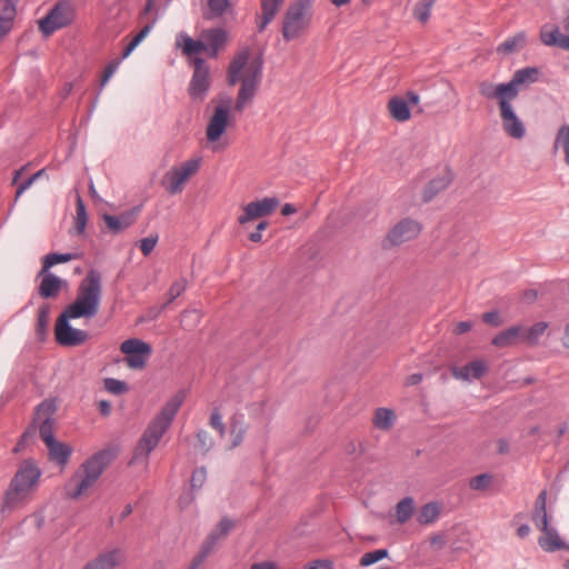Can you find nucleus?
Instances as JSON below:
<instances>
[{
  "label": "nucleus",
  "mask_w": 569,
  "mask_h": 569,
  "mask_svg": "<svg viewBox=\"0 0 569 569\" xmlns=\"http://www.w3.org/2000/svg\"><path fill=\"white\" fill-rule=\"evenodd\" d=\"M331 567H332V562H330L328 560L318 559V560L310 562L306 567V569H331Z\"/></svg>",
  "instance_id": "obj_59"
},
{
  "label": "nucleus",
  "mask_w": 569,
  "mask_h": 569,
  "mask_svg": "<svg viewBox=\"0 0 569 569\" xmlns=\"http://www.w3.org/2000/svg\"><path fill=\"white\" fill-rule=\"evenodd\" d=\"M111 450H101L87 459L64 485V495L77 500L86 495L113 460Z\"/></svg>",
  "instance_id": "obj_4"
},
{
  "label": "nucleus",
  "mask_w": 569,
  "mask_h": 569,
  "mask_svg": "<svg viewBox=\"0 0 569 569\" xmlns=\"http://www.w3.org/2000/svg\"><path fill=\"white\" fill-rule=\"evenodd\" d=\"M178 44L181 47L182 52L186 56L197 54V53H200V52L207 50V46L202 39L193 40L191 37H189L186 33H182L179 36Z\"/></svg>",
  "instance_id": "obj_31"
},
{
  "label": "nucleus",
  "mask_w": 569,
  "mask_h": 569,
  "mask_svg": "<svg viewBox=\"0 0 569 569\" xmlns=\"http://www.w3.org/2000/svg\"><path fill=\"white\" fill-rule=\"evenodd\" d=\"M553 148L561 149L565 154V163L569 166V124H563L558 129L555 138Z\"/></svg>",
  "instance_id": "obj_36"
},
{
  "label": "nucleus",
  "mask_w": 569,
  "mask_h": 569,
  "mask_svg": "<svg viewBox=\"0 0 569 569\" xmlns=\"http://www.w3.org/2000/svg\"><path fill=\"white\" fill-rule=\"evenodd\" d=\"M499 110L505 132L511 138L522 139L526 134V128L516 114L511 101H502Z\"/></svg>",
  "instance_id": "obj_16"
},
{
  "label": "nucleus",
  "mask_w": 569,
  "mask_h": 569,
  "mask_svg": "<svg viewBox=\"0 0 569 569\" xmlns=\"http://www.w3.org/2000/svg\"><path fill=\"white\" fill-rule=\"evenodd\" d=\"M263 59L261 56L250 61V50L244 48L231 60L227 70V82L234 86L240 82L234 110L241 112L249 106L260 87L262 80Z\"/></svg>",
  "instance_id": "obj_2"
},
{
  "label": "nucleus",
  "mask_w": 569,
  "mask_h": 569,
  "mask_svg": "<svg viewBox=\"0 0 569 569\" xmlns=\"http://www.w3.org/2000/svg\"><path fill=\"white\" fill-rule=\"evenodd\" d=\"M251 569H278L273 562H259L251 566Z\"/></svg>",
  "instance_id": "obj_64"
},
{
  "label": "nucleus",
  "mask_w": 569,
  "mask_h": 569,
  "mask_svg": "<svg viewBox=\"0 0 569 569\" xmlns=\"http://www.w3.org/2000/svg\"><path fill=\"white\" fill-rule=\"evenodd\" d=\"M44 173V169H41L33 173L31 177H29L27 180H24L20 186L17 188L16 197H20L27 189L31 187V184L40 178Z\"/></svg>",
  "instance_id": "obj_56"
},
{
  "label": "nucleus",
  "mask_w": 569,
  "mask_h": 569,
  "mask_svg": "<svg viewBox=\"0 0 569 569\" xmlns=\"http://www.w3.org/2000/svg\"><path fill=\"white\" fill-rule=\"evenodd\" d=\"M208 13H204L206 19L219 18L226 13L230 7V0H207Z\"/></svg>",
  "instance_id": "obj_41"
},
{
  "label": "nucleus",
  "mask_w": 569,
  "mask_h": 569,
  "mask_svg": "<svg viewBox=\"0 0 569 569\" xmlns=\"http://www.w3.org/2000/svg\"><path fill=\"white\" fill-rule=\"evenodd\" d=\"M388 111L390 117L398 122L408 121L411 117L408 101L399 96H395L389 100Z\"/></svg>",
  "instance_id": "obj_27"
},
{
  "label": "nucleus",
  "mask_w": 569,
  "mask_h": 569,
  "mask_svg": "<svg viewBox=\"0 0 569 569\" xmlns=\"http://www.w3.org/2000/svg\"><path fill=\"white\" fill-rule=\"evenodd\" d=\"M526 43V33L518 32L515 36L508 38L497 47V51L503 54H510L521 49Z\"/></svg>",
  "instance_id": "obj_32"
},
{
  "label": "nucleus",
  "mask_w": 569,
  "mask_h": 569,
  "mask_svg": "<svg viewBox=\"0 0 569 569\" xmlns=\"http://www.w3.org/2000/svg\"><path fill=\"white\" fill-rule=\"evenodd\" d=\"M99 411L102 416L107 417L111 412V403L107 400H100L98 403Z\"/></svg>",
  "instance_id": "obj_62"
},
{
  "label": "nucleus",
  "mask_w": 569,
  "mask_h": 569,
  "mask_svg": "<svg viewBox=\"0 0 569 569\" xmlns=\"http://www.w3.org/2000/svg\"><path fill=\"white\" fill-rule=\"evenodd\" d=\"M41 477V470L32 460H24L12 478L2 502V512H11L28 501Z\"/></svg>",
  "instance_id": "obj_5"
},
{
  "label": "nucleus",
  "mask_w": 569,
  "mask_h": 569,
  "mask_svg": "<svg viewBox=\"0 0 569 569\" xmlns=\"http://www.w3.org/2000/svg\"><path fill=\"white\" fill-rule=\"evenodd\" d=\"M532 521L540 530L547 529L549 526L547 510L535 509L532 512Z\"/></svg>",
  "instance_id": "obj_53"
},
{
  "label": "nucleus",
  "mask_w": 569,
  "mask_h": 569,
  "mask_svg": "<svg viewBox=\"0 0 569 569\" xmlns=\"http://www.w3.org/2000/svg\"><path fill=\"white\" fill-rule=\"evenodd\" d=\"M415 501L411 497L401 499L396 506L397 522L400 525L406 523L413 515Z\"/></svg>",
  "instance_id": "obj_33"
},
{
  "label": "nucleus",
  "mask_w": 569,
  "mask_h": 569,
  "mask_svg": "<svg viewBox=\"0 0 569 569\" xmlns=\"http://www.w3.org/2000/svg\"><path fill=\"white\" fill-rule=\"evenodd\" d=\"M478 89H479V93L481 97H483L488 100L497 99L499 109L501 108L502 101H505V102L512 101V97L509 91L510 89H509L507 82L495 84V83L490 82L489 80H482L478 83Z\"/></svg>",
  "instance_id": "obj_17"
},
{
  "label": "nucleus",
  "mask_w": 569,
  "mask_h": 569,
  "mask_svg": "<svg viewBox=\"0 0 569 569\" xmlns=\"http://www.w3.org/2000/svg\"><path fill=\"white\" fill-rule=\"evenodd\" d=\"M546 503H547V491L542 490L536 499L535 509L546 510Z\"/></svg>",
  "instance_id": "obj_61"
},
{
  "label": "nucleus",
  "mask_w": 569,
  "mask_h": 569,
  "mask_svg": "<svg viewBox=\"0 0 569 569\" xmlns=\"http://www.w3.org/2000/svg\"><path fill=\"white\" fill-rule=\"evenodd\" d=\"M50 320V306L44 303L39 307L37 315L36 332L40 340H43L48 332V326Z\"/></svg>",
  "instance_id": "obj_34"
},
{
  "label": "nucleus",
  "mask_w": 569,
  "mask_h": 569,
  "mask_svg": "<svg viewBox=\"0 0 569 569\" xmlns=\"http://www.w3.org/2000/svg\"><path fill=\"white\" fill-rule=\"evenodd\" d=\"M187 284L188 282L186 278H180L174 281L167 292L168 301L161 307V310L180 297L186 291Z\"/></svg>",
  "instance_id": "obj_44"
},
{
  "label": "nucleus",
  "mask_w": 569,
  "mask_h": 569,
  "mask_svg": "<svg viewBox=\"0 0 569 569\" xmlns=\"http://www.w3.org/2000/svg\"><path fill=\"white\" fill-rule=\"evenodd\" d=\"M547 328L548 323L545 321L536 322L529 329L525 328V333H522V341L529 346H536L539 341V338L545 333Z\"/></svg>",
  "instance_id": "obj_37"
},
{
  "label": "nucleus",
  "mask_w": 569,
  "mask_h": 569,
  "mask_svg": "<svg viewBox=\"0 0 569 569\" xmlns=\"http://www.w3.org/2000/svg\"><path fill=\"white\" fill-rule=\"evenodd\" d=\"M46 446L49 451L50 460L60 466L67 465L72 452V449L68 445L53 440L52 443H47Z\"/></svg>",
  "instance_id": "obj_30"
},
{
  "label": "nucleus",
  "mask_w": 569,
  "mask_h": 569,
  "mask_svg": "<svg viewBox=\"0 0 569 569\" xmlns=\"http://www.w3.org/2000/svg\"><path fill=\"white\" fill-rule=\"evenodd\" d=\"M211 86L210 69L204 59H193V73L188 87V93L192 100L202 101Z\"/></svg>",
  "instance_id": "obj_11"
},
{
  "label": "nucleus",
  "mask_w": 569,
  "mask_h": 569,
  "mask_svg": "<svg viewBox=\"0 0 569 569\" xmlns=\"http://www.w3.org/2000/svg\"><path fill=\"white\" fill-rule=\"evenodd\" d=\"M539 69L536 67H526L517 70L511 80L507 82L512 100L519 94V87L522 84H530L538 80Z\"/></svg>",
  "instance_id": "obj_21"
},
{
  "label": "nucleus",
  "mask_w": 569,
  "mask_h": 569,
  "mask_svg": "<svg viewBox=\"0 0 569 569\" xmlns=\"http://www.w3.org/2000/svg\"><path fill=\"white\" fill-rule=\"evenodd\" d=\"M278 206L279 200L274 197H266L251 201L243 208L242 214L238 217V222L240 226H246L250 221L268 217L278 208Z\"/></svg>",
  "instance_id": "obj_14"
},
{
  "label": "nucleus",
  "mask_w": 569,
  "mask_h": 569,
  "mask_svg": "<svg viewBox=\"0 0 569 569\" xmlns=\"http://www.w3.org/2000/svg\"><path fill=\"white\" fill-rule=\"evenodd\" d=\"M312 2L313 0H297L289 6L282 24L284 40H295L308 29L312 17Z\"/></svg>",
  "instance_id": "obj_6"
},
{
  "label": "nucleus",
  "mask_w": 569,
  "mask_h": 569,
  "mask_svg": "<svg viewBox=\"0 0 569 569\" xmlns=\"http://www.w3.org/2000/svg\"><path fill=\"white\" fill-rule=\"evenodd\" d=\"M488 371V365L485 360H473L462 367H453L451 373L456 379L469 381L480 379Z\"/></svg>",
  "instance_id": "obj_20"
},
{
  "label": "nucleus",
  "mask_w": 569,
  "mask_h": 569,
  "mask_svg": "<svg viewBox=\"0 0 569 569\" xmlns=\"http://www.w3.org/2000/svg\"><path fill=\"white\" fill-rule=\"evenodd\" d=\"M541 531L543 532V535L539 537L538 542L541 549H543L545 551L553 552L557 550H562L567 547L566 543L560 538V536L558 535V532L556 531V529L550 528L548 526L547 529H542Z\"/></svg>",
  "instance_id": "obj_28"
},
{
  "label": "nucleus",
  "mask_w": 569,
  "mask_h": 569,
  "mask_svg": "<svg viewBox=\"0 0 569 569\" xmlns=\"http://www.w3.org/2000/svg\"><path fill=\"white\" fill-rule=\"evenodd\" d=\"M283 0H261V18L258 23V31L262 32L267 26L273 20Z\"/></svg>",
  "instance_id": "obj_29"
},
{
  "label": "nucleus",
  "mask_w": 569,
  "mask_h": 569,
  "mask_svg": "<svg viewBox=\"0 0 569 569\" xmlns=\"http://www.w3.org/2000/svg\"><path fill=\"white\" fill-rule=\"evenodd\" d=\"M210 426L216 429L220 437H224L226 435V426L222 422V416L220 413V410L218 408H214L210 416Z\"/></svg>",
  "instance_id": "obj_51"
},
{
  "label": "nucleus",
  "mask_w": 569,
  "mask_h": 569,
  "mask_svg": "<svg viewBox=\"0 0 569 569\" xmlns=\"http://www.w3.org/2000/svg\"><path fill=\"white\" fill-rule=\"evenodd\" d=\"M39 277L42 278L38 288L39 295L44 299L57 297L62 288L63 281L56 274L49 272V270L43 273L40 271Z\"/></svg>",
  "instance_id": "obj_22"
},
{
  "label": "nucleus",
  "mask_w": 569,
  "mask_h": 569,
  "mask_svg": "<svg viewBox=\"0 0 569 569\" xmlns=\"http://www.w3.org/2000/svg\"><path fill=\"white\" fill-rule=\"evenodd\" d=\"M231 102L232 99L226 97L220 99L219 103L214 107L206 129V137L210 143L217 142L230 124Z\"/></svg>",
  "instance_id": "obj_9"
},
{
  "label": "nucleus",
  "mask_w": 569,
  "mask_h": 569,
  "mask_svg": "<svg viewBox=\"0 0 569 569\" xmlns=\"http://www.w3.org/2000/svg\"><path fill=\"white\" fill-rule=\"evenodd\" d=\"M388 557V550L387 549H376L373 551H370V552H366L361 558H360V566L362 567H368V566H371L385 558Z\"/></svg>",
  "instance_id": "obj_47"
},
{
  "label": "nucleus",
  "mask_w": 569,
  "mask_h": 569,
  "mask_svg": "<svg viewBox=\"0 0 569 569\" xmlns=\"http://www.w3.org/2000/svg\"><path fill=\"white\" fill-rule=\"evenodd\" d=\"M200 166L201 158H192L182 162L180 166L172 167L163 177L166 190L170 194L182 192L184 184L199 171Z\"/></svg>",
  "instance_id": "obj_7"
},
{
  "label": "nucleus",
  "mask_w": 569,
  "mask_h": 569,
  "mask_svg": "<svg viewBox=\"0 0 569 569\" xmlns=\"http://www.w3.org/2000/svg\"><path fill=\"white\" fill-rule=\"evenodd\" d=\"M525 327L512 326L493 337L491 343L497 348H507L515 346L518 341H522Z\"/></svg>",
  "instance_id": "obj_25"
},
{
  "label": "nucleus",
  "mask_w": 569,
  "mask_h": 569,
  "mask_svg": "<svg viewBox=\"0 0 569 569\" xmlns=\"http://www.w3.org/2000/svg\"><path fill=\"white\" fill-rule=\"evenodd\" d=\"M76 212V228L79 233H82L87 224V210L80 196L77 199Z\"/></svg>",
  "instance_id": "obj_48"
},
{
  "label": "nucleus",
  "mask_w": 569,
  "mask_h": 569,
  "mask_svg": "<svg viewBox=\"0 0 569 569\" xmlns=\"http://www.w3.org/2000/svg\"><path fill=\"white\" fill-rule=\"evenodd\" d=\"M74 18L72 6L68 1H59L39 20V29L44 37L51 36L59 29L69 26Z\"/></svg>",
  "instance_id": "obj_8"
},
{
  "label": "nucleus",
  "mask_w": 569,
  "mask_h": 569,
  "mask_svg": "<svg viewBox=\"0 0 569 569\" xmlns=\"http://www.w3.org/2000/svg\"><path fill=\"white\" fill-rule=\"evenodd\" d=\"M153 23H149V24H146L133 38H132V42L136 43L137 46L149 34V32L151 31L152 27H153Z\"/></svg>",
  "instance_id": "obj_58"
},
{
  "label": "nucleus",
  "mask_w": 569,
  "mask_h": 569,
  "mask_svg": "<svg viewBox=\"0 0 569 569\" xmlns=\"http://www.w3.org/2000/svg\"><path fill=\"white\" fill-rule=\"evenodd\" d=\"M102 297L101 274L91 269L81 280L77 297L59 316L54 327L56 340L63 347H78L89 339L86 330L71 327L72 319H92L99 312Z\"/></svg>",
  "instance_id": "obj_1"
},
{
  "label": "nucleus",
  "mask_w": 569,
  "mask_h": 569,
  "mask_svg": "<svg viewBox=\"0 0 569 569\" xmlns=\"http://www.w3.org/2000/svg\"><path fill=\"white\" fill-rule=\"evenodd\" d=\"M120 350L126 355L127 366L131 369H143L152 352L149 343L137 338L124 340Z\"/></svg>",
  "instance_id": "obj_12"
},
{
  "label": "nucleus",
  "mask_w": 569,
  "mask_h": 569,
  "mask_svg": "<svg viewBox=\"0 0 569 569\" xmlns=\"http://www.w3.org/2000/svg\"><path fill=\"white\" fill-rule=\"evenodd\" d=\"M395 413L387 408H378L373 416V425L380 430H389L395 422Z\"/></svg>",
  "instance_id": "obj_35"
},
{
  "label": "nucleus",
  "mask_w": 569,
  "mask_h": 569,
  "mask_svg": "<svg viewBox=\"0 0 569 569\" xmlns=\"http://www.w3.org/2000/svg\"><path fill=\"white\" fill-rule=\"evenodd\" d=\"M104 389L113 395H122L128 391V386L126 382L114 379V378H106L104 379Z\"/></svg>",
  "instance_id": "obj_49"
},
{
  "label": "nucleus",
  "mask_w": 569,
  "mask_h": 569,
  "mask_svg": "<svg viewBox=\"0 0 569 569\" xmlns=\"http://www.w3.org/2000/svg\"><path fill=\"white\" fill-rule=\"evenodd\" d=\"M472 328V322L470 321H460L456 325L455 329H453V332L456 335H462V333H466L468 332L469 330H471Z\"/></svg>",
  "instance_id": "obj_60"
},
{
  "label": "nucleus",
  "mask_w": 569,
  "mask_h": 569,
  "mask_svg": "<svg viewBox=\"0 0 569 569\" xmlns=\"http://www.w3.org/2000/svg\"><path fill=\"white\" fill-rule=\"evenodd\" d=\"M201 39L207 46L209 57L216 58L219 51L226 46L228 33L222 28L204 29L201 32Z\"/></svg>",
  "instance_id": "obj_18"
},
{
  "label": "nucleus",
  "mask_w": 569,
  "mask_h": 569,
  "mask_svg": "<svg viewBox=\"0 0 569 569\" xmlns=\"http://www.w3.org/2000/svg\"><path fill=\"white\" fill-rule=\"evenodd\" d=\"M56 412V405L53 401L44 400L37 408L34 412V421L39 422V433L44 443H52L53 436V415Z\"/></svg>",
  "instance_id": "obj_15"
},
{
  "label": "nucleus",
  "mask_w": 569,
  "mask_h": 569,
  "mask_svg": "<svg viewBox=\"0 0 569 569\" xmlns=\"http://www.w3.org/2000/svg\"><path fill=\"white\" fill-rule=\"evenodd\" d=\"M76 257L73 253H49L43 258L41 273L47 272L57 263L68 262Z\"/></svg>",
  "instance_id": "obj_42"
},
{
  "label": "nucleus",
  "mask_w": 569,
  "mask_h": 569,
  "mask_svg": "<svg viewBox=\"0 0 569 569\" xmlns=\"http://www.w3.org/2000/svg\"><path fill=\"white\" fill-rule=\"evenodd\" d=\"M201 320V313L196 310H184L180 316V323L186 330H193Z\"/></svg>",
  "instance_id": "obj_43"
},
{
  "label": "nucleus",
  "mask_w": 569,
  "mask_h": 569,
  "mask_svg": "<svg viewBox=\"0 0 569 569\" xmlns=\"http://www.w3.org/2000/svg\"><path fill=\"white\" fill-rule=\"evenodd\" d=\"M421 230L422 226L419 221L411 218H405L389 230L383 241V248L389 249L410 241L417 238Z\"/></svg>",
  "instance_id": "obj_10"
},
{
  "label": "nucleus",
  "mask_w": 569,
  "mask_h": 569,
  "mask_svg": "<svg viewBox=\"0 0 569 569\" xmlns=\"http://www.w3.org/2000/svg\"><path fill=\"white\" fill-rule=\"evenodd\" d=\"M206 478H207L206 468L201 467V468L196 469L193 471L191 480H190L191 488L200 489L203 486Z\"/></svg>",
  "instance_id": "obj_54"
},
{
  "label": "nucleus",
  "mask_w": 569,
  "mask_h": 569,
  "mask_svg": "<svg viewBox=\"0 0 569 569\" xmlns=\"http://www.w3.org/2000/svg\"><path fill=\"white\" fill-rule=\"evenodd\" d=\"M439 515V505L437 502H428L420 509L418 522L421 525H430L438 519Z\"/></svg>",
  "instance_id": "obj_38"
},
{
  "label": "nucleus",
  "mask_w": 569,
  "mask_h": 569,
  "mask_svg": "<svg viewBox=\"0 0 569 569\" xmlns=\"http://www.w3.org/2000/svg\"><path fill=\"white\" fill-rule=\"evenodd\" d=\"M482 320L492 327H499L502 325V319L498 311H490L483 313Z\"/></svg>",
  "instance_id": "obj_57"
},
{
  "label": "nucleus",
  "mask_w": 569,
  "mask_h": 569,
  "mask_svg": "<svg viewBox=\"0 0 569 569\" xmlns=\"http://www.w3.org/2000/svg\"><path fill=\"white\" fill-rule=\"evenodd\" d=\"M158 239V234H151L140 240V250L143 253V256L147 257L153 251V249L157 246Z\"/></svg>",
  "instance_id": "obj_52"
},
{
  "label": "nucleus",
  "mask_w": 569,
  "mask_h": 569,
  "mask_svg": "<svg viewBox=\"0 0 569 569\" xmlns=\"http://www.w3.org/2000/svg\"><path fill=\"white\" fill-rule=\"evenodd\" d=\"M562 39H563V34H561L559 32L558 28H553V29L549 30L546 27H543L540 31V40L546 46H549V47L553 46V47H559V48L563 49Z\"/></svg>",
  "instance_id": "obj_39"
},
{
  "label": "nucleus",
  "mask_w": 569,
  "mask_h": 569,
  "mask_svg": "<svg viewBox=\"0 0 569 569\" xmlns=\"http://www.w3.org/2000/svg\"><path fill=\"white\" fill-rule=\"evenodd\" d=\"M17 2L18 0H0V39L12 29Z\"/></svg>",
  "instance_id": "obj_23"
},
{
  "label": "nucleus",
  "mask_w": 569,
  "mask_h": 569,
  "mask_svg": "<svg viewBox=\"0 0 569 569\" xmlns=\"http://www.w3.org/2000/svg\"><path fill=\"white\" fill-rule=\"evenodd\" d=\"M232 528L233 521L227 517H223L202 542L199 553L193 559V567L201 566L204 559L213 551L219 541L224 539Z\"/></svg>",
  "instance_id": "obj_13"
},
{
  "label": "nucleus",
  "mask_w": 569,
  "mask_h": 569,
  "mask_svg": "<svg viewBox=\"0 0 569 569\" xmlns=\"http://www.w3.org/2000/svg\"><path fill=\"white\" fill-rule=\"evenodd\" d=\"M138 209L122 212L119 216L104 214L103 220L107 227L113 232L119 233L129 228L136 221Z\"/></svg>",
  "instance_id": "obj_24"
},
{
  "label": "nucleus",
  "mask_w": 569,
  "mask_h": 569,
  "mask_svg": "<svg viewBox=\"0 0 569 569\" xmlns=\"http://www.w3.org/2000/svg\"><path fill=\"white\" fill-rule=\"evenodd\" d=\"M198 448L203 453H207L214 445L212 437L206 430H199L197 432Z\"/></svg>",
  "instance_id": "obj_50"
},
{
  "label": "nucleus",
  "mask_w": 569,
  "mask_h": 569,
  "mask_svg": "<svg viewBox=\"0 0 569 569\" xmlns=\"http://www.w3.org/2000/svg\"><path fill=\"white\" fill-rule=\"evenodd\" d=\"M184 398L186 393L181 390L167 401L161 411L152 419L144 430L134 449L131 462H134L140 458H143L144 460L148 459L150 452L158 446L160 439L169 429L173 418L183 403Z\"/></svg>",
  "instance_id": "obj_3"
},
{
  "label": "nucleus",
  "mask_w": 569,
  "mask_h": 569,
  "mask_svg": "<svg viewBox=\"0 0 569 569\" xmlns=\"http://www.w3.org/2000/svg\"><path fill=\"white\" fill-rule=\"evenodd\" d=\"M492 480L493 478L490 473H481L469 480V487L476 491H483L491 486Z\"/></svg>",
  "instance_id": "obj_46"
},
{
  "label": "nucleus",
  "mask_w": 569,
  "mask_h": 569,
  "mask_svg": "<svg viewBox=\"0 0 569 569\" xmlns=\"http://www.w3.org/2000/svg\"><path fill=\"white\" fill-rule=\"evenodd\" d=\"M452 182L450 173L436 177L429 181L422 192L423 202L431 201L439 192L446 190Z\"/></svg>",
  "instance_id": "obj_26"
},
{
  "label": "nucleus",
  "mask_w": 569,
  "mask_h": 569,
  "mask_svg": "<svg viewBox=\"0 0 569 569\" xmlns=\"http://www.w3.org/2000/svg\"><path fill=\"white\" fill-rule=\"evenodd\" d=\"M436 0H420L413 7V17L421 23H427Z\"/></svg>",
  "instance_id": "obj_40"
},
{
  "label": "nucleus",
  "mask_w": 569,
  "mask_h": 569,
  "mask_svg": "<svg viewBox=\"0 0 569 569\" xmlns=\"http://www.w3.org/2000/svg\"><path fill=\"white\" fill-rule=\"evenodd\" d=\"M124 559L123 552L120 549H112L99 553L96 558L90 560L82 569H114Z\"/></svg>",
  "instance_id": "obj_19"
},
{
  "label": "nucleus",
  "mask_w": 569,
  "mask_h": 569,
  "mask_svg": "<svg viewBox=\"0 0 569 569\" xmlns=\"http://www.w3.org/2000/svg\"><path fill=\"white\" fill-rule=\"evenodd\" d=\"M563 29L566 31V34H563V39H562L563 49L569 50V14H568L567 20L565 21Z\"/></svg>",
  "instance_id": "obj_63"
},
{
  "label": "nucleus",
  "mask_w": 569,
  "mask_h": 569,
  "mask_svg": "<svg viewBox=\"0 0 569 569\" xmlns=\"http://www.w3.org/2000/svg\"><path fill=\"white\" fill-rule=\"evenodd\" d=\"M230 433L233 437L231 448H236L242 442L246 433V427L236 416L230 422Z\"/></svg>",
  "instance_id": "obj_45"
},
{
  "label": "nucleus",
  "mask_w": 569,
  "mask_h": 569,
  "mask_svg": "<svg viewBox=\"0 0 569 569\" xmlns=\"http://www.w3.org/2000/svg\"><path fill=\"white\" fill-rule=\"evenodd\" d=\"M120 62H121V59H117V60H112V61H110V62L106 66V68H104V70H103L102 78H101V83H100L101 88H102L103 86H106V83L109 81V79H110V78L113 76V73L117 71V69H118V67H119Z\"/></svg>",
  "instance_id": "obj_55"
}]
</instances>
